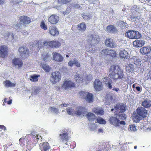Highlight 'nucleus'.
Returning a JSON list of instances; mask_svg holds the SVG:
<instances>
[{"mask_svg": "<svg viewBox=\"0 0 151 151\" xmlns=\"http://www.w3.org/2000/svg\"><path fill=\"white\" fill-rule=\"evenodd\" d=\"M97 122L100 124H105L106 121L100 117H98L96 119Z\"/></svg>", "mask_w": 151, "mask_h": 151, "instance_id": "46", "label": "nucleus"}, {"mask_svg": "<svg viewBox=\"0 0 151 151\" xmlns=\"http://www.w3.org/2000/svg\"><path fill=\"white\" fill-rule=\"evenodd\" d=\"M71 0H58V2L59 4H64L69 2Z\"/></svg>", "mask_w": 151, "mask_h": 151, "instance_id": "50", "label": "nucleus"}, {"mask_svg": "<svg viewBox=\"0 0 151 151\" xmlns=\"http://www.w3.org/2000/svg\"><path fill=\"white\" fill-rule=\"evenodd\" d=\"M68 131L65 129H63L60 131L59 135L60 139L62 141L68 142L69 139L68 137Z\"/></svg>", "mask_w": 151, "mask_h": 151, "instance_id": "5", "label": "nucleus"}, {"mask_svg": "<svg viewBox=\"0 0 151 151\" xmlns=\"http://www.w3.org/2000/svg\"><path fill=\"white\" fill-rule=\"evenodd\" d=\"M110 80H111L110 78L109 77H104V78L102 79V81L106 84L107 83L108 81L109 82L110 81Z\"/></svg>", "mask_w": 151, "mask_h": 151, "instance_id": "49", "label": "nucleus"}, {"mask_svg": "<svg viewBox=\"0 0 151 151\" xmlns=\"http://www.w3.org/2000/svg\"><path fill=\"white\" fill-rule=\"evenodd\" d=\"M128 130L129 131L135 132L136 131V127L134 125H131L129 126Z\"/></svg>", "mask_w": 151, "mask_h": 151, "instance_id": "48", "label": "nucleus"}, {"mask_svg": "<svg viewBox=\"0 0 151 151\" xmlns=\"http://www.w3.org/2000/svg\"><path fill=\"white\" fill-rule=\"evenodd\" d=\"M50 56L48 55H46L43 58L44 61H47L50 60Z\"/></svg>", "mask_w": 151, "mask_h": 151, "instance_id": "57", "label": "nucleus"}, {"mask_svg": "<svg viewBox=\"0 0 151 151\" xmlns=\"http://www.w3.org/2000/svg\"><path fill=\"white\" fill-rule=\"evenodd\" d=\"M79 93L82 96H86L85 97L86 100L88 102L91 103L93 102V96L92 93L84 91L80 92Z\"/></svg>", "mask_w": 151, "mask_h": 151, "instance_id": "7", "label": "nucleus"}, {"mask_svg": "<svg viewBox=\"0 0 151 151\" xmlns=\"http://www.w3.org/2000/svg\"><path fill=\"white\" fill-rule=\"evenodd\" d=\"M108 55H109L112 57H115L116 56V52L114 50L109 49Z\"/></svg>", "mask_w": 151, "mask_h": 151, "instance_id": "47", "label": "nucleus"}, {"mask_svg": "<svg viewBox=\"0 0 151 151\" xmlns=\"http://www.w3.org/2000/svg\"><path fill=\"white\" fill-rule=\"evenodd\" d=\"M41 43L40 42H38L36 44V45L38 46V48L42 46Z\"/></svg>", "mask_w": 151, "mask_h": 151, "instance_id": "64", "label": "nucleus"}, {"mask_svg": "<svg viewBox=\"0 0 151 151\" xmlns=\"http://www.w3.org/2000/svg\"><path fill=\"white\" fill-rule=\"evenodd\" d=\"M109 49H104L101 51V53L102 55H108V52L109 51Z\"/></svg>", "mask_w": 151, "mask_h": 151, "instance_id": "51", "label": "nucleus"}, {"mask_svg": "<svg viewBox=\"0 0 151 151\" xmlns=\"http://www.w3.org/2000/svg\"><path fill=\"white\" fill-rule=\"evenodd\" d=\"M70 11V7H67L65 11L62 12V14L64 15L68 14Z\"/></svg>", "mask_w": 151, "mask_h": 151, "instance_id": "52", "label": "nucleus"}, {"mask_svg": "<svg viewBox=\"0 0 151 151\" xmlns=\"http://www.w3.org/2000/svg\"><path fill=\"white\" fill-rule=\"evenodd\" d=\"M125 35L129 39H136L140 38L141 37V35L138 31L133 30H129L126 32Z\"/></svg>", "mask_w": 151, "mask_h": 151, "instance_id": "3", "label": "nucleus"}, {"mask_svg": "<svg viewBox=\"0 0 151 151\" xmlns=\"http://www.w3.org/2000/svg\"><path fill=\"white\" fill-rule=\"evenodd\" d=\"M6 87L8 88L9 87H14L16 83H12L9 80H6L4 82Z\"/></svg>", "mask_w": 151, "mask_h": 151, "instance_id": "34", "label": "nucleus"}, {"mask_svg": "<svg viewBox=\"0 0 151 151\" xmlns=\"http://www.w3.org/2000/svg\"><path fill=\"white\" fill-rule=\"evenodd\" d=\"M40 90V88L37 87H35L32 89V93L36 95L39 93Z\"/></svg>", "mask_w": 151, "mask_h": 151, "instance_id": "40", "label": "nucleus"}, {"mask_svg": "<svg viewBox=\"0 0 151 151\" xmlns=\"http://www.w3.org/2000/svg\"><path fill=\"white\" fill-rule=\"evenodd\" d=\"M73 6L75 8H78L80 7V6L78 4H73Z\"/></svg>", "mask_w": 151, "mask_h": 151, "instance_id": "63", "label": "nucleus"}, {"mask_svg": "<svg viewBox=\"0 0 151 151\" xmlns=\"http://www.w3.org/2000/svg\"><path fill=\"white\" fill-rule=\"evenodd\" d=\"M67 113L68 114L70 115H73L74 113V110L72 108H68L67 109Z\"/></svg>", "mask_w": 151, "mask_h": 151, "instance_id": "54", "label": "nucleus"}, {"mask_svg": "<svg viewBox=\"0 0 151 151\" xmlns=\"http://www.w3.org/2000/svg\"><path fill=\"white\" fill-rule=\"evenodd\" d=\"M39 75L34 74L31 75L30 77V80L32 82H37L38 81V78L40 77Z\"/></svg>", "mask_w": 151, "mask_h": 151, "instance_id": "35", "label": "nucleus"}, {"mask_svg": "<svg viewBox=\"0 0 151 151\" xmlns=\"http://www.w3.org/2000/svg\"><path fill=\"white\" fill-rule=\"evenodd\" d=\"M116 25L119 27L121 28H127L128 27V24L126 22L124 21H121V20H119L118 21L116 22Z\"/></svg>", "mask_w": 151, "mask_h": 151, "instance_id": "27", "label": "nucleus"}, {"mask_svg": "<svg viewBox=\"0 0 151 151\" xmlns=\"http://www.w3.org/2000/svg\"><path fill=\"white\" fill-rule=\"evenodd\" d=\"M41 66H42V68L46 72H48L49 71L50 68L48 65L45 64H42Z\"/></svg>", "mask_w": 151, "mask_h": 151, "instance_id": "42", "label": "nucleus"}, {"mask_svg": "<svg viewBox=\"0 0 151 151\" xmlns=\"http://www.w3.org/2000/svg\"><path fill=\"white\" fill-rule=\"evenodd\" d=\"M112 80H110V81L107 82V83L106 84L107 87L109 89H111L112 88V85L111 83H112Z\"/></svg>", "mask_w": 151, "mask_h": 151, "instance_id": "53", "label": "nucleus"}, {"mask_svg": "<svg viewBox=\"0 0 151 151\" xmlns=\"http://www.w3.org/2000/svg\"><path fill=\"white\" fill-rule=\"evenodd\" d=\"M19 51L21 54L23 55H28L29 50L26 47H20Z\"/></svg>", "mask_w": 151, "mask_h": 151, "instance_id": "29", "label": "nucleus"}, {"mask_svg": "<svg viewBox=\"0 0 151 151\" xmlns=\"http://www.w3.org/2000/svg\"><path fill=\"white\" fill-rule=\"evenodd\" d=\"M119 123V124H121L122 125H124L125 124V122L124 121H120L119 120V122H118Z\"/></svg>", "mask_w": 151, "mask_h": 151, "instance_id": "62", "label": "nucleus"}, {"mask_svg": "<svg viewBox=\"0 0 151 151\" xmlns=\"http://www.w3.org/2000/svg\"><path fill=\"white\" fill-rule=\"evenodd\" d=\"M145 42L142 40H136L133 42L134 47H141L145 44Z\"/></svg>", "mask_w": 151, "mask_h": 151, "instance_id": "19", "label": "nucleus"}, {"mask_svg": "<svg viewBox=\"0 0 151 151\" xmlns=\"http://www.w3.org/2000/svg\"><path fill=\"white\" fill-rule=\"evenodd\" d=\"M105 44L107 47H110L114 48L117 46V45L114 42L113 39L111 38L107 39L105 40Z\"/></svg>", "mask_w": 151, "mask_h": 151, "instance_id": "14", "label": "nucleus"}, {"mask_svg": "<svg viewBox=\"0 0 151 151\" xmlns=\"http://www.w3.org/2000/svg\"><path fill=\"white\" fill-rule=\"evenodd\" d=\"M119 120L116 117L114 116L110 117L109 119L110 123L115 127L119 126Z\"/></svg>", "mask_w": 151, "mask_h": 151, "instance_id": "22", "label": "nucleus"}, {"mask_svg": "<svg viewBox=\"0 0 151 151\" xmlns=\"http://www.w3.org/2000/svg\"><path fill=\"white\" fill-rule=\"evenodd\" d=\"M40 149L42 151H48L50 148V146L47 142H43L39 144Z\"/></svg>", "mask_w": 151, "mask_h": 151, "instance_id": "18", "label": "nucleus"}, {"mask_svg": "<svg viewBox=\"0 0 151 151\" xmlns=\"http://www.w3.org/2000/svg\"><path fill=\"white\" fill-rule=\"evenodd\" d=\"M128 54L127 51L124 49H122L120 52L119 55L121 57L123 58L127 59L128 58Z\"/></svg>", "mask_w": 151, "mask_h": 151, "instance_id": "32", "label": "nucleus"}, {"mask_svg": "<svg viewBox=\"0 0 151 151\" xmlns=\"http://www.w3.org/2000/svg\"><path fill=\"white\" fill-rule=\"evenodd\" d=\"M74 77L77 83L80 82L83 80L82 76L81 75L78 74H76V75H75Z\"/></svg>", "mask_w": 151, "mask_h": 151, "instance_id": "37", "label": "nucleus"}, {"mask_svg": "<svg viewBox=\"0 0 151 151\" xmlns=\"http://www.w3.org/2000/svg\"><path fill=\"white\" fill-rule=\"evenodd\" d=\"M107 31L110 33H115L117 32V30L115 27L112 25H110L107 27Z\"/></svg>", "mask_w": 151, "mask_h": 151, "instance_id": "26", "label": "nucleus"}, {"mask_svg": "<svg viewBox=\"0 0 151 151\" xmlns=\"http://www.w3.org/2000/svg\"><path fill=\"white\" fill-rule=\"evenodd\" d=\"M49 109L51 112H52L53 114H57L59 113V109L54 107H50Z\"/></svg>", "mask_w": 151, "mask_h": 151, "instance_id": "39", "label": "nucleus"}, {"mask_svg": "<svg viewBox=\"0 0 151 151\" xmlns=\"http://www.w3.org/2000/svg\"><path fill=\"white\" fill-rule=\"evenodd\" d=\"M142 105L145 108H148L151 106V101L147 98L144 99Z\"/></svg>", "mask_w": 151, "mask_h": 151, "instance_id": "21", "label": "nucleus"}, {"mask_svg": "<svg viewBox=\"0 0 151 151\" xmlns=\"http://www.w3.org/2000/svg\"><path fill=\"white\" fill-rule=\"evenodd\" d=\"M26 147L29 150H30L32 149V145L31 144L27 143Z\"/></svg>", "mask_w": 151, "mask_h": 151, "instance_id": "61", "label": "nucleus"}, {"mask_svg": "<svg viewBox=\"0 0 151 151\" xmlns=\"http://www.w3.org/2000/svg\"><path fill=\"white\" fill-rule=\"evenodd\" d=\"M151 51V47H145L141 48L140 49V52L142 54L145 55L148 54Z\"/></svg>", "mask_w": 151, "mask_h": 151, "instance_id": "24", "label": "nucleus"}, {"mask_svg": "<svg viewBox=\"0 0 151 151\" xmlns=\"http://www.w3.org/2000/svg\"><path fill=\"white\" fill-rule=\"evenodd\" d=\"M49 32L53 36H57L59 34L58 30L55 26H50L49 27Z\"/></svg>", "mask_w": 151, "mask_h": 151, "instance_id": "16", "label": "nucleus"}, {"mask_svg": "<svg viewBox=\"0 0 151 151\" xmlns=\"http://www.w3.org/2000/svg\"><path fill=\"white\" fill-rule=\"evenodd\" d=\"M117 117L118 119L122 120L125 119L127 117L126 116L124 113L122 112H119L117 115Z\"/></svg>", "mask_w": 151, "mask_h": 151, "instance_id": "38", "label": "nucleus"}, {"mask_svg": "<svg viewBox=\"0 0 151 151\" xmlns=\"http://www.w3.org/2000/svg\"><path fill=\"white\" fill-rule=\"evenodd\" d=\"M140 14L134 10H132L131 12L128 14V19L129 20L135 22L140 19Z\"/></svg>", "mask_w": 151, "mask_h": 151, "instance_id": "4", "label": "nucleus"}, {"mask_svg": "<svg viewBox=\"0 0 151 151\" xmlns=\"http://www.w3.org/2000/svg\"><path fill=\"white\" fill-rule=\"evenodd\" d=\"M136 112L137 114L143 118L146 117L147 115V111L142 107H139L137 109Z\"/></svg>", "mask_w": 151, "mask_h": 151, "instance_id": "8", "label": "nucleus"}, {"mask_svg": "<svg viewBox=\"0 0 151 151\" xmlns=\"http://www.w3.org/2000/svg\"><path fill=\"white\" fill-rule=\"evenodd\" d=\"M11 1L13 4H15L21 2L22 0H11Z\"/></svg>", "mask_w": 151, "mask_h": 151, "instance_id": "58", "label": "nucleus"}, {"mask_svg": "<svg viewBox=\"0 0 151 151\" xmlns=\"http://www.w3.org/2000/svg\"><path fill=\"white\" fill-rule=\"evenodd\" d=\"M93 112L95 113L100 115L103 114L104 113V111L103 109L100 107H94L93 110Z\"/></svg>", "mask_w": 151, "mask_h": 151, "instance_id": "28", "label": "nucleus"}, {"mask_svg": "<svg viewBox=\"0 0 151 151\" xmlns=\"http://www.w3.org/2000/svg\"><path fill=\"white\" fill-rule=\"evenodd\" d=\"M86 79L88 81H91V80L92 79V76L90 74H88L86 76Z\"/></svg>", "mask_w": 151, "mask_h": 151, "instance_id": "59", "label": "nucleus"}, {"mask_svg": "<svg viewBox=\"0 0 151 151\" xmlns=\"http://www.w3.org/2000/svg\"><path fill=\"white\" fill-rule=\"evenodd\" d=\"M83 111V108L81 107L77 108L75 111V112L78 115H81Z\"/></svg>", "mask_w": 151, "mask_h": 151, "instance_id": "41", "label": "nucleus"}, {"mask_svg": "<svg viewBox=\"0 0 151 151\" xmlns=\"http://www.w3.org/2000/svg\"><path fill=\"white\" fill-rule=\"evenodd\" d=\"M134 63L136 65H138L139 64H141V61L140 60L137 58H136V61L134 60Z\"/></svg>", "mask_w": 151, "mask_h": 151, "instance_id": "56", "label": "nucleus"}, {"mask_svg": "<svg viewBox=\"0 0 151 151\" xmlns=\"http://www.w3.org/2000/svg\"><path fill=\"white\" fill-rule=\"evenodd\" d=\"M94 86L96 91L101 90L102 88V83L99 79H97L94 82Z\"/></svg>", "mask_w": 151, "mask_h": 151, "instance_id": "17", "label": "nucleus"}, {"mask_svg": "<svg viewBox=\"0 0 151 151\" xmlns=\"http://www.w3.org/2000/svg\"><path fill=\"white\" fill-rule=\"evenodd\" d=\"M13 28L17 30H19L20 29H22L25 26L24 24H22L21 23H15L13 25Z\"/></svg>", "mask_w": 151, "mask_h": 151, "instance_id": "30", "label": "nucleus"}, {"mask_svg": "<svg viewBox=\"0 0 151 151\" xmlns=\"http://www.w3.org/2000/svg\"><path fill=\"white\" fill-rule=\"evenodd\" d=\"M4 37L6 38L9 39V40H12L14 38V35L11 32H7L4 34Z\"/></svg>", "mask_w": 151, "mask_h": 151, "instance_id": "36", "label": "nucleus"}, {"mask_svg": "<svg viewBox=\"0 0 151 151\" xmlns=\"http://www.w3.org/2000/svg\"><path fill=\"white\" fill-rule=\"evenodd\" d=\"M109 76L114 80L121 79L124 77L123 71L119 68L118 65H112L109 69Z\"/></svg>", "mask_w": 151, "mask_h": 151, "instance_id": "1", "label": "nucleus"}, {"mask_svg": "<svg viewBox=\"0 0 151 151\" xmlns=\"http://www.w3.org/2000/svg\"><path fill=\"white\" fill-rule=\"evenodd\" d=\"M69 66L72 67L73 65H76L77 67H80L81 64L78 60L76 58H74L72 60L69 61L68 63Z\"/></svg>", "mask_w": 151, "mask_h": 151, "instance_id": "25", "label": "nucleus"}, {"mask_svg": "<svg viewBox=\"0 0 151 151\" xmlns=\"http://www.w3.org/2000/svg\"><path fill=\"white\" fill-rule=\"evenodd\" d=\"M61 75L60 73L57 71L53 72L50 78V81L53 84L58 82L60 79Z\"/></svg>", "mask_w": 151, "mask_h": 151, "instance_id": "6", "label": "nucleus"}, {"mask_svg": "<svg viewBox=\"0 0 151 151\" xmlns=\"http://www.w3.org/2000/svg\"><path fill=\"white\" fill-rule=\"evenodd\" d=\"M82 16L85 19H90L92 17L91 14H90L83 13L82 14Z\"/></svg>", "mask_w": 151, "mask_h": 151, "instance_id": "43", "label": "nucleus"}, {"mask_svg": "<svg viewBox=\"0 0 151 151\" xmlns=\"http://www.w3.org/2000/svg\"><path fill=\"white\" fill-rule=\"evenodd\" d=\"M74 83L71 81H64L62 86V88L65 90L69 88L74 86Z\"/></svg>", "mask_w": 151, "mask_h": 151, "instance_id": "12", "label": "nucleus"}, {"mask_svg": "<svg viewBox=\"0 0 151 151\" xmlns=\"http://www.w3.org/2000/svg\"><path fill=\"white\" fill-rule=\"evenodd\" d=\"M45 45H48L50 47L52 48H57L61 45L60 43L57 41H53L50 42H46L44 43Z\"/></svg>", "mask_w": 151, "mask_h": 151, "instance_id": "9", "label": "nucleus"}, {"mask_svg": "<svg viewBox=\"0 0 151 151\" xmlns=\"http://www.w3.org/2000/svg\"><path fill=\"white\" fill-rule=\"evenodd\" d=\"M40 27L44 29V30H46L47 29V26L45 24L44 21H42L40 24Z\"/></svg>", "mask_w": 151, "mask_h": 151, "instance_id": "55", "label": "nucleus"}, {"mask_svg": "<svg viewBox=\"0 0 151 151\" xmlns=\"http://www.w3.org/2000/svg\"><path fill=\"white\" fill-rule=\"evenodd\" d=\"M53 59L55 61L61 62L63 60L62 56L59 53L54 52L52 53Z\"/></svg>", "mask_w": 151, "mask_h": 151, "instance_id": "15", "label": "nucleus"}, {"mask_svg": "<svg viewBox=\"0 0 151 151\" xmlns=\"http://www.w3.org/2000/svg\"><path fill=\"white\" fill-rule=\"evenodd\" d=\"M87 42L89 43L88 45H86V47L89 48L88 51L93 53L95 51V49L94 48V45H93L99 42L100 41V38L97 35H89L87 37Z\"/></svg>", "mask_w": 151, "mask_h": 151, "instance_id": "2", "label": "nucleus"}, {"mask_svg": "<svg viewBox=\"0 0 151 151\" xmlns=\"http://www.w3.org/2000/svg\"><path fill=\"white\" fill-rule=\"evenodd\" d=\"M59 20V17L55 14L51 15L48 19V21L52 24H57Z\"/></svg>", "mask_w": 151, "mask_h": 151, "instance_id": "13", "label": "nucleus"}, {"mask_svg": "<svg viewBox=\"0 0 151 151\" xmlns=\"http://www.w3.org/2000/svg\"><path fill=\"white\" fill-rule=\"evenodd\" d=\"M78 29L80 32H83L86 29V25L85 23L82 22L79 24L77 26Z\"/></svg>", "mask_w": 151, "mask_h": 151, "instance_id": "31", "label": "nucleus"}, {"mask_svg": "<svg viewBox=\"0 0 151 151\" xmlns=\"http://www.w3.org/2000/svg\"><path fill=\"white\" fill-rule=\"evenodd\" d=\"M86 116L89 121H93L96 118L95 115L91 112L88 113Z\"/></svg>", "mask_w": 151, "mask_h": 151, "instance_id": "33", "label": "nucleus"}, {"mask_svg": "<svg viewBox=\"0 0 151 151\" xmlns=\"http://www.w3.org/2000/svg\"><path fill=\"white\" fill-rule=\"evenodd\" d=\"M114 109L116 110V111H118L120 110L119 112H124L126 111L125 107L124 105L120 104H117L114 106Z\"/></svg>", "mask_w": 151, "mask_h": 151, "instance_id": "23", "label": "nucleus"}, {"mask_svg": "<svg viewBox=\"0 0 151 151\" xmlns=\"http://www.w3.org/2000/svg\"><path fill=\"white\" fill-rule=\"evenodd\" d=\"M142 117L139 116L138 114H136L133 118L134 121L136 122H137L142 119Z\"/></svg>", "mask_w": 151, "mask_h": 151, "instance_id": "45", "label": "nucleus"}, {"mask_svg": "<svg viewBox=\"0 0 151 151\" xmlns=\"http://www.w3.org/2000/svg\"><path fill=\"white\" fill-rule=\"evenodd\" d=\"M136 90L138 91H141L142 90V88L141 86H137L135 87Z\"/></svg>", "mask_w": 151, "mask_h": 151, "instance_id": "60", "label": "nucleus"}, {"mask_svg": "<svg viewBox=\"0 0 151 151\" xmlns=\"http://www.w3.org/2000/svg\"><path fill=\"white\" fill-rule=\"evenodd\" d=\"M14 65L15 68L18 69L21 68L23 65V63L22 60L19 58L14 59L12 61Z\"/></svg>", "mask_w": 151, "mask_h": 151, "instance_id": "11", "label": "nucleus"}, {"mask_svg": "<svg viewBox=\"0 0 151 151\" xmlns=\"http://www.w3.org/2000/svg\"><path fill=\"white\" fill-rule=\"evenodd\" d=\"M126 70L129 72L132 71L134 69V66L133 64L128 65L126 67Z\"/></svg>", "mask_w": 151, "mask_h": 151, "instance_id": "44", "label": "nucleus"}, {"mask_svg": "<svg viewBox=\"0 0 151 151\" xmlns=\"http://www.w3.org/2000/svg\"><path fill=\"white\" fill-rule=\"evenodd\" d=\"M8 48L5 45L0 47V57L4 58L7 55L8 52Z\"/></svg>", "mask_w": 151, "mask_h": 151, "instance_id": "10", "label": "nucleus"}, {"mask_svg": "<svg viewBox=\"0 0 151 151\" xmlns=\"http://www.w3.org/2000/svg\"><path fill=\"white\" fill-rule=\"evenodd\" d=\"M20 22L22 24H24L25 26V24H27L30 22V19L28 17L26 16H22L19 17Z\"/></svg>", "mask_w": 151, "mask_h": 151, "instance_id": "20", "label": "nucleus"}]
</instances>
